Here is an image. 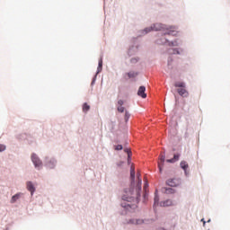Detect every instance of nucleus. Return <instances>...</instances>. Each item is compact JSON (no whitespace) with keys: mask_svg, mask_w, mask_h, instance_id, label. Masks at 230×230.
I'll list each match as a JSON object with an SVG mask.
<instances>
[{"mask_svg":"<svg viewBox=\"0 0 230 230\" xmlns=\"http://www.w3.org/2000/svg\"><path fill=\"white\" fill-rule=\"evenodd\" d=\"M173 54H175V53H179V51H177V50H173V52H172Z\"/></svg>","mask_w":230,"mask_h":230,"instance_id":"obj_29","label":"nucleus"},{"mask_svg":"<svg viewBox=\"0 0 230 230\" xmlns=\"http://www.w3.org/2000/svg\"><path fill=\"white\" fill-rule=\"evenodd\" d=\"M157 44H167L168 46H179V43L177 41H172L168 40L166 37H164L161 40H157Z\"/></svg>","mask_w":230,"mask_h":230,"instance_id":"obj_5","label":"nucleus"},{"mask_svg":"<svg viewBox=\"0 0 230 230\" xmlns=\"http://www.w3.org/2000/svg\"><path fill=\"white\" fill-rule=\"evenodd\" d=\"M159 230H164V229L161 228V229H159Z\"/></svg>","mask_w":230,"mask_h":230,"instance_id":"obj_32","label":"nucleus"},{"mask_svg":"<svg viewBox=\"0 0 230 230\" xmlns=\"http://www.w3.org/2000/svg\"><path fill=\"white\" fill-rule=\"evenodd\" d=\"M165 35H172V32L165 33Z\"/></svg>","mask_w":230,"mask_h":230,"instance_id":"obj_30","label":"nucleus"},{"mask_svg":"<svg viewBox=\"0 0 230 230\" xmlns=\"http://www.w3.org/2000/svg\"><path fill=\"white\" fill-rule=\"evenodd\" d=\"M159 205V196L155 195V206H158Z\"/></svg>","mask_w":230,"mask_h":230,"instance_id":"obj_24","label":"nucleus"},{"mask_svg":"<svg viewBox=\"0 0 230 230\" xmlns=\"http://www.w3.org/2000/svg\"><path fill=\"white\" fill-rule=\"evenodd\" d=\"M136 167L134 166V164L130 166V181L131 184H136Z\"/></svg>","mask_w":230,"mask_h":230,"instance_id":"obj_6","label":"nucleus"},{"mask_svg":"<svg viewBox=\"0 0 230 230\" xmlns=\"http://www.w3.org/2000/svg\"><path fill=\"white\" fill-rule=\"evenodd\" d=\"M31 161L35 166V168H42V161H40V158H39V156H37L36 154H32L31 155Z\"/></svg>","mask_w":230,"mask_h":230,"instance_id":"obj_3","label":"nucleus"},{"mask_svg":"<svg viewBox=\"0 0 230 230\" xmlns=\"http://www.w3.org/2000/svg\"><path fill=\"white\" fill-rule=\"evenodd\" d=\"M141 172L138 171L137 172V183H136V194L132 193V196L128 197L127 195L122 196V199L126 200V202H134L137 197H139V191H141Z\"/></svg>","mask_w":230,"mask_h":230,"instance_id":"obj_1","label":"nucleus"},{"mask_svg":"<svg viewBox=\"0 0 230 230\" xmlns=\"http://www.w3.org/2000/svg\"><path fill=\"white\" fill-rule=\"evenodd\" d=\"M180 166L182 168V170H184V172H186V170L189 168L188 163L186 161H181Z\"/></svg>","mask_w":230,"mask_h":230,"instance_id":"obj_15","label":"nucleus"},{"mask_svg":"<svg viewBox=\"0 0 230 230\" xmlns=\"http://www.w3.org/2000/svg\"><path fill=\"white\" fill-rule=\"evenodd\" d=\"M21 197V193L15 194L14 196L12 197L11 199V204H14V202H17Z\"/></svg>","mask_w":230,"mask_h":230,"instance_id":"obj_14","label":"nucleus"},{"mask_svg":"<svg viewBox=\"0 0 230 230\" xmlns=\"http://www.w3.org/2000/svg\"><path fill=\"white\" fill-rule=\"evenodd\" d=\"M146 88L145 86H140L137 91V95L141 98H146V93H145Z\"/></svg>","mask_w":230,"mask_h":230,"instance_id":"obj_8","label":"nucleus"},{"mask_svg":"<svg viewBox=\"0 0 230 230\" xmlns=\"http://www.w3.org/2000/svg\"><path fill=\"white\" fill-rule=\"evenodd\" d=\"M128 208H132V206H130V204H128Z\"/></svg>","mask_w":230,"mask_h":230,"instance_id":"obj_31","label":"nucleus"},{"mask_svg":"<svg viewBox=\"0 0 230 230\" xmlns=\"http://www.w3.org/2000/svg\"><path fill=\"white\" fill-rule=\"evenodd\" d=\"M167 186H171L172 188H175L181 184V180L177 178L169 179L166 181Z\"/></svg>","mask_w":230,"mask_h":230,"instance_id":"obj_4","label":"nucleus"},{"mask_svg":"<svg viewBox=\"0 0 230 230\" xmlns=\"http://www.w3.org/2000/svg\"><path fill=\"white\" fill-rule=\"evenodd\" d=\"M128 76L129 78H136V76H137V74H136V73H134V72H129V73L128 74Z\"/></svg>","mask_w":230,"mask_h":230,"instance_id":"obj_21","label":"nucleus"},{"mask_svg":"<svg viewBox=\"0 0 230 230\" xmlns=\"http://www.w3.org/2000/svg\"><path fill=\"white\" fill-rule=\"evenodd\" d=\"M173 202L172 199H166L165 201H161L160 206L162 208H168V206H172Z\"/></svg>","mask_w":230,"mask_h":230,"instance_id":"obj_10","label":"nucleus"},{"mask_svg":"<svg viewBox=\"0 0 230 230\" xmlns=\"http://www.w3.org/2000/svg\"><path fill=\"white\" fill-rule=\"evenodd\" d=\"M179 155H174L173 158L166 160L167 163H175L176 161H179Z\"/></svg>","mask_w":230,"mask_h":230,"instance_id":"obj_17","label":"nucleus"},{"mask_svg":"<svg viewBox=\"0 0 230 230\" xmlns=\"http://www.w3.org/2000/svg\"><path fill=\"white\" fill-rule=\"evenodd\" d=\"M27 190L31 191V194L33 195L35 193V186L31 181H27Z\"/></svg>","mask_w":230,"mask_h":230,"instance_id":"obj_11","label":"nucleus"},{"mask_svg":"<svg viewBox=\"0 0 230 230\" xmlns=\"http://www.w3.org/2000/svg\"><path fill=\"white\" fill-rule=\"evenodd\" d=\"M6 150V146L0 144V152H4Z\"/></svg>","mask_w":230,"mask_h":230,"instance_id":"obj_25","label":"nucleus"},{"mask_svg":"<svg viewBox=\"0 0 230 230\" xmlns=\"http://www.w3.org/2000/svg\"><path fill=\"white\" fill-rule=\"evenodd\" d=\"M102 67H103V59H102V58H100V59H99V66H98V68H97V73H101Z\"/></svg>","mask_w":230,"mask_h":230,"instance_id":"obj_18","label":"nucleus"},{"mask_svg":"<svg viewBox=\"0 0 230 230\" xmlns=\"http://www.w3.org/2000/svg\"><path fill=\"white\" fill-rule=\"evenodd\" d=\"M129 222L130 224H134L135 226H139L143 224V219H132Z\"/></svg>","mask_w":230,"mask_h":230,"instance_id":"obj_16","label":"nucleus"},{"mask_svg":"<svg viewBox=\"0 0 230 230\" xmlns=\"http://www.w3.org/2000/svg\"><path fill=\"white\" fill-rule=\"evenodd\" d=\"M162 191L164 193H166V195H173V193H175V190L172 188H163Z\"/></svg>","mask_w":230,"mask_h":230,"instance_id":"obj_12","label":"nucleus"},{"mask_svg":"<svg viewBox=\"0 0 230 230\" xmlns=\"http://www.w3.org/2000/svg\"><path fill=\"white\" fill-rule=\"evenodd\" d=\"M147 187H148V183L146 182L145 185H144V190H146Z\"/></svg>","mask_w":230,"mask_h":230,"instance_id":"obj_28","label":"nucleus"},{"mask_svg":"<svg viewBox=\"0 0 230 230\" xmlns=\"http://www.w3.org/2000/svg\"><path fill=\"white\" fill-rule=\"evenodd\" d=\"M89 111H91V106L89 104H87V102H84L83 104V112H84V114H87V112H89Z\"/></svg>","mask_w":230,"mask_h":230,"instance_id":"obj_13","label":"nucleus"},{"mask_svg":"<svg viewBox=\"0 0 230 230\" xmlns=\"http://www.w3.org/2000/svg\"><path fill=\"white\" fill-rule=\"evenodd\" d=\"M117 111H118L119 112H125V107H123V106H118V107H117Z\"/></svg>","mask_w":230,"mask_h":230,"instance_id":"obj_22","label":"nucleus"},{"mask_svg":"<svg viewBox=\"0 0 230 230\" xmlns=\"http://www.w3.org/2000/svg\"><path fill=\"white\" fill-rule=\"evenodd\" d=\"M165 155L164 153L160 155L159 162H158V168L160 172H163V166H164V161H165Z\"/></svg>","mask_w":230,"mask_h":230,"instance_id":"obj_7","label":"nucleus"},{"mask_svg":"<svg viewBox=\"0 0 230 230\" xmlns=\"http://www.w3.org/2000/svg\"><path fill=\"white\" fill-rule=\"evenodd\" d=\"M115 150H123V146H121V145L116 146Z\"/></svg>","mask_w":230,"mask_h":230,"instance_id":"obj_26","label":"nucleus"},{"mask_svg":"<svg viewBox=\"0 0 230 230\" xmlns=\"http://www.w3.org/2000/svg\"><path fill=\"white\" fill-rule=\"evenodd\" d=\"M162 30H165L164 25L162 23H155L149 28H146L144 31L149 33V31H161Z\"/></svg>","mask_w":230,"mask_h":230,"instance_id":"obj_2","label":"nucleus"},{"mask_svg":"<svg viewBox=\"0 0 230 230\" xmlns=\"http://www.w3.org/2000/svg\"><path fill=\"white\" fill-rule=\"evenodd\" d=\"M118 105H119V107L123 106V100H119L118 101Z\"/></svg>","mask_w":230,"mask_h":230,"instance_id":"obj_27","label":"nucleus"},{"mask_svg":"<svg viewBox=\"0 0 230 230\" xmlns=\"http://www.w3.org/2000/svg\"><path fill=\"white\" fill-rule=\"evenodd\" d=\"M178 93L180 96H182L183 98H188L190 93H188V90H185L184 88L178 89Z\"/></svg>","mask_w":230,"mask_h":230,"instance_id":"obj_9","label":"nucleus"},{"mask_svg":"<svg viewBox=\"0 0 230 230\" xmlns=\"http://www.w3.org/2000/svg\"><path fill=\"white\" fill-rule=\"evenodd\" d=\"M124 152H126V154H128V163H130V157L132 156V152L129 151L128 148H125Z\"/></svg>","mask_w":230,"mask_h":230,"instance_id":"obj_19","label":"nucleus"},{"mask_svg":"<svg viewBox=\"0 0 230 230\" xmlns=\"http://www.w3.org/2000/svg\"><path fill=\"white\" fill-rule=\"evenodd\" d=\"M174 87L185 88L186 87V84H184L182 82H177V83L174 84Z\"/></svg>","mask_w":230,"mask_h":230,"instance_id":"obj_20","label":"nucleus"},{"mask_svg":"<svg viewBox=\"0 0 230 230\" xmlns=\"http://www.w3.org/2000/svg\"><path fill=\"white\" fill-rule=\"evenodd\" d=\"M129 118H130V113H128V111H125V121H128V119H129Z\"/></svg>","mask_w":230,"mask_h":230,"instance_id":"obj_23","label":"nucleus"}]
</instances>
